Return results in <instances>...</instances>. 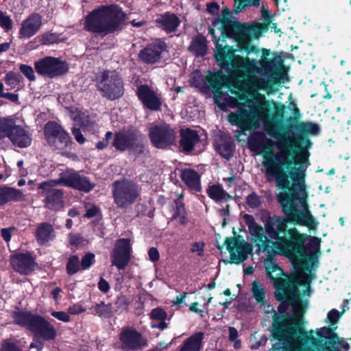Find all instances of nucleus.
<instances>
[{
	"label": "nucleus",
	"mask_w": 351,
	"mask_h": 351,
	"mask_svg": "<svg viewBox=\"0 0 351 351\" xmlns=\"http://www.w3.org/2000/svg\"><path fill=\"white\" fill-rule=\"evenodd\" d=\"M150 319L156 320H165L167 312L162 307H156L149 314Z\"/></svg>",
	"instance_id": "53"
},
{
	"label": "nucleus",
	"mask_w": 351,
	"mask_h": 351,
	"mask_svg": "<svg viewBox=\"0 0 351 351\" xmlns=\"http://www.w3.org/2000/svg\"><path fill=\"white\" fill-rule=\"evenodd\" d=\"M243 218L252 235L253 242L258 247V243H261L262 239L265 238L263 227L257 224L254 217L250 214H245Z\"/></svg>",
	"instance_id": "34"
},
{
	"label": "nucleus",
	"mask_w": 351,
	"mask_h": 351,
	"mask_svg": "<svg viewBox=\"0 0 351 351\" xmlns=\"http://www.w3.org/2000/svg\"><path fill=\"white\" fill-rule=\"evenodd\" d=\"M80 263L82 270L90 269L95 263V254L93 252H88L82 257Z\"/></svg>",
	"instance_id": "49"
},
{
	"label": "nucleus",
	"mask_w": 351,
	"mask_h": 351,
	"mask_svg": "<svg viewBox=\"0 0 351 351\" xmlns=\"http://www.w3.org/2000/svg\"><path fill=\"white\" fill-rule=\"evenodd\" d=\"M176 208L173 213V219H179V223L181 225L187 223V212L185 208V204L178 199L175 200Z\"/></svg>",
	"instance_id": "43"
},
{
	"label": "nucleus",
	"mask_w": 351,
	"mask_h": 351,
	"mask_svg": "<svg viewBox=\"0 0 351 351\" xmlns=\"http://www.w3.org/2000/svg\"><path fill=\"white\" fill-rule=\"evenodd\" d=\"M11 317L14 324L27 329L34 337L45 341H54L57 337V330L53 325L40 315L16 307L12 312Z\"/></svg>",
	"instance_id": "7"
},
{
	"label": "nucleus",
	"mask_w": 351,
	"mask_h": 351,
	"mask_svg": "<svg viewBox=\"0 0 351 351\" xmlns=\"http://www.w3.org/2000/svg\"><path fill=\"white\" fill-rule=\"evenodd\" d=\"M208 45L206 38L202 34H197L192 38L188 50L196 57H202L207 53Z\"/></svg>",
	"instance_id": "37"
},
{
	"label": "nucleus",
	"mask_w": 351,
	"mask_h": 351,
	"mask_svg": "<svg viewBox=\"0 0 351 351\" xmlns=\"http://www.w3.org/2000/svg\"><path fill=\"white\" fill-rule=\"evenodd\" d=\"M148 136L152 145L157 149H167L176 141V132L166 123L151 127Z\"/></svg>",
	"instance_id": "16"
},
{
	"label": "nucleus",
	"mask_w": 351,
	"mask_h": 351,
	"mask_svg": "<svg viewBox=\"0 0 351 351\" xmlns=\"http://www.w3.org/2000/svg\"><path fill=\"white\" fill-rule=\"evenodd\" d=\"M58 182L86 193H90L95 186V184L88 178L81 175L74 169H67L62 172Z\"/></svg>",
	"instance_id": "18"
},
{
	"label": "nucleus",
	"mask_w": 351,
	"mask_h": 351,
	"mask_svg": "<svg viewBox=\"0 0 351 351\" xmlns=\"http://www.w3.org/2000/svg\"><path fill=\"white\" fill-rule=\"evenodd\" d=\"M308 155L307 152L299 154L295 160L299 167H292L290 171H285L278 154L265 158L263 167L266 177L274 178L277 187L282 191L278 194L277 202L283 216L271 214L267 210L263 212L265 238L255 251H275L274 254L291 259L296 270L306 271H309L310 262L319 250L321 243L319 237L302 232L295 227L314 230L319 225L307 204L303 165L308 160Z\"/></svg>",
	"instance_id": "1"
},
{
	"label": "nucleus",
	"mask_w": 351,
	"mask_h": 351,
	"mask_svg": "<svg viewBox=\"0 0 351 351\" xmlns=\"http://www.w3.org/2000/svg\"><path fill=\"white\" fill-rule=\"evenodd\" d=\"M204 333L197 332L186 338L180 346V351H200L203 348Z\"/></svg>",
	"instance_id": "36"
},
{
	"label": "nucleus",
	"mask_w": 351,
	"mask_h": 351,
	"mask_svg": "<svg viewBox=\"0 0 351 351\" xmlns=\"http://www.w3.org/2000/svg\"><path fill=\"white\" fill-rule=\"evenodd\" d=\"M245 202L250 208L256 209L261 205L262 199L256 192H253L246 197Z\"/></svg>",
	"instance_id": "51"
},
{
	"label": "nucleus",
	"mask_w": 351,
	"mask_h": 351,
	"mask_svg": "<svg viewBox=\"0 0 351 351\" xmlns=\"http://www.w3.org/2000/svg\"><path fill=\"white\" fill-rule=\"evenodd\" d=\"M72 133L73 134L74 138H75V141L79 143L80 145H83L86 141V138L82 134V132L80 128H77L74 127L72 129Z\"/></svg>",
	"instance_id": "64"
},
{
	"label": "nucleus",
	"mask_w": 351,
	"mask_h": 351,
	"mask_svg": "<svg viewBox=\"0 0 351 351\" xmlns=\"http://www.w3.org/2000/svg\"><path fill=\"white\" fill-rule=\"evenodd\" d=\"M338 339H334V343H328L326 345L324 339H317L313 335V330H311L307 334H304V337L302 342L304 346H311L316 351H339Z\"/></svg>",
	"instance_id": "26"
},
{
	"label": "nucleus",
	"mask_w": 351,
	"mask_h": 351,
	"mask_svg": "<svg viewBox=\"0 0 351 351\" xmlns=\"http://www.w3.org/2000/svg\"><path fill=\"white\" fill-rule=\"evenodd\" d=\"M68 238L69 244L71 246L77 247L78 245H81L84 241L83 237L79 233L75 234L71 232L69 234Z\"/></svg>",
	"instance_id": "60"
},
{
	"label": "nucleus",
	"mask_w": 351,
	"mask_h": 351,
	"mask_svg": "<svg viewBox=\"0 0 351 351\" xmlns=\"http://www.w3.org/2000/svg\"><path fill=\"white\" fill-rule=\"evenodd\" d=\"M42 16L38 13H32L21 22L19 32V38L29 39L36 35L40 29Z\"/></svg>",
	"instance_id": "24"
},
{
	"label": "nucleus",
	"mask_w": 351,
	"mask_h": 351,
	"mask_svg": "<svg viewBox=\"0 0 351 351\" xmlns=\"http://www.w3.org/2000/svg\"><path fill=\"white\" fill-rule=\"evenodd\" d=\"M293 129L298 132V134H295L293 137H295L297 141H298L300 145H303L306 148H308L311 145V142L309 138L306 136L307 135H318L320 133L321 128L319 124L312 122H300V121L296 123V125L293 127ZM307 152H309L306 149H300V151L295 156L294 160L292 161L291 168H295V167H299L298 164H295V160L298 156L302 153H304ZM309 154L308 155V157ZM308 162V160L305 162L303 165L304 169L306 171L305 167Z\"/></svg>",
	"instance_id": "17"
},
{
	"label": "nucleus",
	"mask_w": 351,
	"mask_h": 351,
	"mask_svg": "<svg viewBox=\"0 0 351 351\" xmlns=\"http://www.w3.org/2000/svg\"><path fill=\"white\" fill-rule=\"evenodd\" d=\"M63 195L62 189H54L53 191H48L44 200L45 206L51 210H58L62 206Z\"/></svg>",
	"instance_id": "38"
},
{
	"label": "nucleus",
	"mask_w": 351,
	"mask_h": 351,
	"mask_svg": "<svg viewBox=\"0 0 351 351\" xmlns=\"http://www.w3.org/2000/svg\"><path fill=\"white\" fill-rule=\"evenodd\" d=\"M81 269L80 259L77 255H71L67 261L66 265V274L69 276H73Z\"/></svg>",
	"instance_id": "46"
},
{
	"label": "nucleus",
	"mask_w": 351,
	"mask_h": 351,
	"mask_svg": "<svg viewBox=\"0 0 351 351\" xmlns=\"http://www.w3.org/2000/svg\"><path fill=\"white\" fill-rule=\"evenodd\" d=\"M55 236L54 228L48 222L38 224L36 229L35 238L38 244H47L54 240Z\"/></svg>",
	"instance_id": "32"
},
{
	"label": "nucleus",
	"mask_w": 351,
	"mask_h": 351,
	"mask_svg": "<svg viewBox=\"0 0 351 351\" xmlns=\"http://www.w3.org/2000/svg\"><path fill=\"white\" fill-rule=\"evenodd\" d=\"M8 138L14 146L19 148L29 147L32 142V137L29 132L20 125L15 127Z\"/></svg>",
	"instance_id": "27"
},
{
	"label": "nucleus",
	"mask_w": 351,
	"mask_h": 351,
	"mask_svg": "<svg viewBox=\"0 0 351 351\" xmlns=\"http://www.w3.org/2000/svg\"><path fill=\"white\" fill-rule=\"evenodd\" d=\"M261 99H249L245 96H239L240 100H245L249 110L239 108L236 113L229 115V121L232 125L241 129L242 132L256 128L258 121L268 112L269 104L265 97L260 95Z\"/></svg>",
	"instance_id": "8"
},
{
	"label": "nucleus",
	"mask_w": 351,
	"mask_h": 351,
	"mask_svg": "<svg viewBox=\"0 0 351 351\" xmlns=\"http://www.w3.org/2000/svg\"><path fill=\"white\" fill-rule=\"evenodd\" d=\"M19 69L29 81L34 82L36 80L34 72L31 66L22 64L20 65Z\"/></svg>",
	"instance_id": "54"
},
{
	"label": "nucleus",
	"mask_w": 351,
	"mask_h": 351,
	"mask_svg": "<svg viewBox=\"0 0 351 351\" xmlns=\"http://www.w3.org/2000/svg\"><path fill=\"white\" fill-rule=\"evenodd\" d=\"M51 316L64 322H69L71 320L69 314L64 311H52Z\"/></svg>",
	"instance_id": "63"
},
{
	"label": "nucleus",
	"mask_w": 351,
	"mask_h": 351,
	"mask_svg": "<svg viewBox=\"0 0 351 351\" xmlns=\"http://www.w3.org/2000/svg\"><path fill=\"white\" fill-rule=\"evenodd\" d=\"M234 12L238 13L244 10L247 7L254 6L258 8L261 0H234Z\"/></svg>",
	"instance_id": "48"
},
{
	"label": "nucleus",
	"mask_w": 351,
	"mask_h": 351,
	"mask_svg": "<svg viewBox=\"0 0 351 351\" xmlns=\"http://www.w3.org/2000/svg\"><path fill=\"white\" fill-rule=\"evenodd\" d=\"M95 314L100 317L110 318L112 315L111 303L106 304L104 301L93 306Z\"/></svg>",
	"instance_id": "44"
},
{
	"label": "nucleus",
	"mask_w": 351,
	"mask_h": 351,
	"mask_svg": "<svg viewBox=\"0 0 351 351\" xmlns=\"http://www.w3.org/2000/svg\"><path fill=\"white\" fill-rule=\"evenodd\" d=\"M206 193L208 197L216 202H220L222 200H230L232 196L230 195L226 191H225L221 184H211L210 185Z\"/></svg>",
	"instance_id": "40"
},
{
	"label": "nucleus",
	"mask_w": 351,
	"mask_h": 351,
	"mask_svg": "<svg viewBox=\"0 0 351 351\" xmlns=\"http://www.w3.org/2000/svg\"><path fill=\"white\" fill-rule=\"evenodd\" d=\"M261 15L264 19V22H252L249 23L250 29L253 39H258L263 33L267 32L269 25L272 22V16L268 10H261Z\"/></svg>",
	"instance_id": "31"
},
{
	"label": "nucleus",
	"mask_w": 351,
	"mask_h": 351,
	"mask_svg": "<svg viewBox=\"0 0 351 351\" xmlns=\"http://www.w3.org/2000/svg\"><path fill=\"white\" fill-rule=\"evenodd\" d=\"M261 251L267 253V257L265 258L264 261L267 276L274 281V285H276V279H284L283 278L281 277L276 278L272 274V273L276 272L277 271H280L282 272V269L279 267V266L277 265L275 261V256H276L277 254H274L275 251ZM285 279H287V277Z\"/></svg>",
	"instance_id": "39"
},
{
	"label": "nucleus",
	"mask_w": 351,
	"mask_h": 351,
	"mask_svg": "<svg viewBox=\"0 0 351 351\" xmlns=\"http://www.w3.org/2000/svg\"><path fill=\"white\" fill-rule=\"evenodd\" d=\"M121 348L124 351L141 350L147 346L143 335L132 326L124 327L119 333Z\"/></svg>",
	"instance_id": "19"
},
{
	"label": "nucleus",
	"mask_w": 351,
	"mask_h": 351,
	"mask_svg": "<svg viewBox=\"0 0 351 351\" xmlns=\"http://www.w3.org/2000/svg\"><path fill=\"white\" fill-rule=\"evenodd\" d=\"M4 85L0 82V98H5L13 103L19 102V95L12 93L4 92Z\"/></svg>",
	"instance_id": "55"
},
{
	"label": "nucleus",
	"mask_w": 351,
	"mask_h": 351,
	"mask_svg": "<svg viewBox=\"0 0 351 351\" xmlns=\"http://www.w3.org/2000/svg\"><path fill=\"white\" fill-rule=\"evenodd\" d=\"M58 35L55 33H45L42 36L41 44L51 45L56 43Z\"/></svg>",
	"instance_id": "61"
},
{
	"label": "nucleus",
	"mask_w": 351,
	"mask_h": 351,
	"mask_svg": "<svg viewBox=\"0 0 351 351\" xmlns=\"http://www.w3.org/2000/svg\"><path fill=\"white\" fill-rule=\"evenodd\" d=\"M136 95L145 109L151 111L161 110L162 102L160 99L147 84L138 86L136 89Z\"/></svg>",
	"instance_id": "23"
},
{
	"label": "nucleus",
	"mask_w": 351,
	"mask_h": 351,
	"mask_svg": "<svg viewBox=\"0 0 351 351\" xmlns=\"http://www.w3.org/2000/svg\"><path fill=\"white\" fill-rule=\"evenodd\" d=\"M112 195L117 206L125 208L134 204L139 197L138 185L130 180H117L112 184Z\"/></svg>",
	"instance_id": "11"
},
{
	"label": "nucleus",
	"mask_w": 351,
	"mask_h": 351,
	"mask_svg": "<svg viewBox=\"0 0 351 351\" xmlns=\"http://www.w3.org/2000/svg\"><path fill=\"white\" fill-rule=\"evenodd\" d=\"M128 19L119 4H105L89 12L84 20V29L104 37L119 33Z\"/></svg>",
	"instance_id": "5"
},
{
	"label": "nucleus",
	"mask_w": 351,
	"mask_h": 351,
	"mask_svg": "<svg viewBox=\"0 0 351 351\" xmlns=\"http://www.w3.org/2000/svg\"><path fill=\"white\" fill-rule=\"evenodd\" d=\"M38 75L53 79L65 75L69 70V64L58 58L47 56L34 62Z\"/></svg>",
	"instance_id": "15"
},
{
	"label": "nucleus",
	"mask_w": 351,
	"mask_h": 351,
	"mask_svg": "<svg viewBox=\"0 0 351 351\" xmlns=\"http://www.w3.org/2000/svg\"><path fill=\"white\" fill-rule=\"evenodd\" d=\"M180 178L192 191H202L201 176L194 169H184L181 171Z\"/></svg>",
	"instance_id": "29"
},
{
	"label": "nucleus",
	"mask_w": 351,
	"mask_h": 351,
	"mask_svg": "<svg viewBox=\"0 0 351 351\" xmlns=\"http://www.w3.org/2000/svg\"><path fill=\"white\" fill-rule=\"evenodd\" d=\"M337 327L331 328L329 326H324L317 330V339H323L324 343H334V339H338V335L334 331Z\"/></svg>",
	"instance_id": "41"
},
{
	"label": "nucleus",
	"mask_w": 351,
	"mask_h": 351,
	"mask_svg": "<svg viewBox=\"0 0 351 351\" xmlns=\"http://www.w3.org/2000/svg\"><path fill=\"white\" fill-rule=\"evenodd\" d=\"M287 108L291 112L293 115L287 117L286 125H280V128L285 132L291 133L293 137L294 136V132H293V127L300 121L301 112L294 101L289 103Z\"/></svg>",
	"instance_id": "35"
},
{
	"label": "nucleus",
	"mask_w": 351,
	"mask_h": 351,
	"mask_svg": "<svg viewBox=\"0 0 351 351\" xmlns=\"http://www.w3.org/2000/svg\"><path fill=\"white\" fill-rule=\"evenodd\" d=\"M305 277V274H291L287 279H276L275 298L280 304L273 315L271 340L278 342L274 343L269 351H295L283 346L295 339L302 341L304 334L308 333L304 328L307 301L301 299L298 289Z\"/></svg>",
	"instance_id": "3"
},
{
	"label": "nucleus",
	"mask_w": 351,
	"mask_h": 351,
	"mask_svg": "<svg viewBox=\"0 0 351 351\" xmlns=\"http://www.w3.org/2000/svg\"><path fill=\"white\" fill-rule=\"evenodd\" d=\"M229 340L233 342V346L235 349H238L241 347V341L238 339V330L234 326L229 328Z\"/></svg>",
	"instance_id": "56"
},
{
	"label": "nucleus",
	"mask_w": 351,
	"mask_h": 351,
	"mask_svg": "<svg viewBox=\"0 0 351 351\" xmlns=\"http://www.w3.org/2000/svg\"><path fill=\"white\" fill-rule=\"evenodd\" d=\"M285 109L286 106L284 104L279 102L275 104L271 124L265 127L267 134L271 137L278 140L277 147L279 151L274 152V141L262 132H258L252 136L249 140V145L252 151L258 152L262 154L263 165L265 158H273L278 154L279 160L284 163L285 171H290L292 168L291 167L292 161L289 158L290 153L287 149L293 147L292 136L291 133L285 132L280 128V125H286V123H283Z\"/></svg>",
	"instance_id": "4"
},
{
	"label": "nucleus",
	"mask_w": 351,
	"mask_h": 351,
	"mask_svg": "<svg viewBox=\"0 0 351 351\" xmlns=\"http://www.w3.org/2000/svg\"><path fill=\"white\" fill-rule=\"evenodd\" d=\"M207 73V77H204L199 70L193 71L190 77L193 86L199 88H207L210 86L215 96L221 95V89L226 83L227 77L221 71L212 72L208 70Z\"/></svg>",
	"instance_id": "14"
},
{
	"label": "nucleus",
	"mask_w": 351,
	"mask_h": 351,
	"mask_svg": "<svg viewBox=\"0 0 351 351\" xmlns=\"http://www.w3.org/2000/svg\"><path fill=\"white\" fill-rule=\"evenodd\" d=\"M0 27L4 28L7 32L12 28V21L9 16L4 14L3 12L0 13Z\"/></svg>",
	"instance_id": "57"
},
{
	"label": "nucleus",
	"mask_w": 351,
	"mask_h": 351,
	"mask_svg": "<svg viewBox=\"0 0 351 351\" xmlns=\"http://www.w3.org/2000/svg\"><path fill=\"white\" fill-rule=\"evenodd\" d=\"M146 145L145 135L132 127L115 132L112 143L119 152H134L138 156L145 154Z\"/></svg>",
	"instance_id": "9"
},
{
	"label": "nucleus",
	"mask_w": 351,
	"mask_h": 351,
	"mask_svg": "<svg viewBox=\"0 0 351 351\" xmlns=\"http://www.w3.org/2000/svg\"><path fill=\"white\" fill-rule=\"evenodd\" d=\"M112 136L113 133L111 131H108L105 134V137L101 141L97 142L96 148L99 150L106 149L108 146L109 141L112 138Z\"/></svg>",
	"instance_id": "59"
},
{
	"label": "nucleus",
	"mask_w": 351,
	"mask_h": 351,
	"mask_svg": "<svg viewBox=\"0 0 351 351\" xmlns=\"http://www.w3.org/2000/svg\"><path fill=\"white\" fill-rule=\"evenodd\" d=\"M252 293L256 302L260 304H265L266 302L265 292L263 287L255 280L252 284Z\"/></svg>",
	"instance_id": "45"
},
{
	"label": "nucleus",
	"mask_w": 351,
	"mask_h": 351,
	"mask_svg": "<svg viewBox=\"0 0 351 351\" xmlns=\"http://www.w3.org/2000/svg\"><path fill=\"white\" fill-rule=\"evenodd\" d=\"M132 250L129 239H117L110 254L112 265L119 270L124 269L130 261Z\"/></svg>",
	"instance_id": "20"
},
{
	"label": "nucleus",
	"mask_w": 351,
	"mask_h": 351,
	"mask_svg": "<svg viewBox=\"0 0 351 351\" xmlns=\"http://www.w3.org/2000/svg\"><path fill=\"white\" fill-rule=\"evenodd\" d=\"M0 351H21V349L14 342L5 339L1 344Z\"/></svg>",
	"instance_id": "58"
},
{
	"label": "nucleus",
	"mask_w": 351,
	"mask_h": 351,
	"mask_svg": "<svg viewBox=\"0 0 351 351\" xmlns=\"http://www.w3.org/2000/svg\"><path fill=\"white\" fill-rule=\"evenodd\" d=\"M167 43L160 38L154 42L147 43L138 53V58L145 64H153L160 62L162 58V53L167 51Z\"/></svg>",
	"instance_id": "21"
},
{
	"label": "nucleus",
	"mask_w": 351,
	"mask_h": 351,
	"mask_svg": "<svg viewBox=\"0 0 351 351\" xmlns=\"http://www.w3.org/2000/svg\"><path fill=\"white\" fill-rule=\"evenodd\" d=\"M44 136L49 146L53 149L64 151L73 143L69 134L55 121H49L44 127Z\"/></svg>",
	"instance_id": "12"
},
{
	"label": "nucleus",
	"mask_w": 351,
	"mask_h": 351,
	"mask_svg": "<svg viewBox=\"0 0 351 351\" xmlns=\"http://www.w3.org/2000/svg\"><path fill=\"white\" fill-rule=\"evenodd\" d=\"M180 18L174 13L166 12L156 19V23L167 33H172L177 30L180 24Z\"/></svg>",
	"instance_id": "30"
},
{
	"label": "nucleus",
	"mask_w": 351,
	"mask_h": 351,
	"mask_svg": "<svg viewBox=\"0 0 351 351\" xmlns=\"http://www.w3.org/2000/svg\"><path fill=\"white\" fill-rule=\"evenodd\" d=\"M341 314L336 309H332L328 313L327 315V320L328 322L333 326L336 324L339 319L340 318Z\"/></svg>",
	"instance_id": "62"
},
{
	"label": "nucleus",
	"mask_w": 351,
	"mask_h": 351,
	"mask_svg": "<svg viewBox=\"0 0 351 351\" xmlns=\"http://www.w3.org/2000/svg\"><path fill=\"white\" fill-rule=\"evenodd\" d=\"M226 246L230 252V260L229 263L239 265L248 258L249 255L252 254L253 245L245 241L241 235L234 237H226L222 245L217 244V247L219 250Z\"/></svg>",
	"instance_id": "13"
},
{
	"label": "nucleus",
	"mask_w": 351,
	"mask_h": 351,
	"mask_svg": "<svg viewBox=\"0 0 351 351\" xmlns=\"http://www.w3.org/2000/svg\"><path fill=\"white\" fill-rule=\"evenodd\" d=\"M16 125L14 119L12 118H0V139L9 138L10 134H12Z\"/></svg>",
	"instance_id": "42"
},
{
	"label": "nucleus",
	"mask_w": 351,
	"mask_h": 351,
	"mask_svg": "<svg viewBox=\"0 0 351 351\" xmlns=\"http://www.w3.org/2000/svg\"><path fill=\"white\" fill-rule=\"evenodd\" d=\"M59 181V178L56 180H52L49 181H45L38 184V189H42V195L45 197L47 195V192L50 191V190H53L55 188L53 186L56 185H62V183L58 182Z\"/></svg>",
	"instance_id": "52"
},
{
	"label": "nucleus",
	"mask_w": 351,
	"mask_h": 351,
	"mask_svg": "<svg viewBox=\"0 0 351 351\" xmlns=\"http://www.w3.org/2000/svg\"><path fill=\"white\" fill-rule=\"evenodd\" d=\"M213 146L216 152L227 160L231 159L235 152V143L230 136H221Z\"/></svg>",
	"instance_id": "28"
},
{
	"label": "nucleus",
	"mask_w": 351,
	"mask_h": 351,
	"mask_svg": "<svg viewBox=\"0 0 351 351\" xmlns=\"http://www.w3.org/2000/svg\"><path fill=\"white\" fill-rule=\"evenodd\" d=\"M21 78L19 73L8 71L5 76L4 81L7 85L10 86V88H14L20 83Z\"/></svg>",
	"instance_id": "50"
},
{
	"label": "nucleus",
	"mask_w": 351,
	"mask_h": 351,
	"mask_svg": "<svg viewBox=\"0 0 351 351\" xmlns=\"http://www.w3.org/2000/svg\"><path fill=\"white\" fill-rule=\"evenodd\" d=\"M130 303L131 301L128 298L122 294L119 295L114 302V311L121 313L128 311Z\"/></svg>",
	"instance_id": "47"
},
{
	"label": "nucleus",
	"mask_w": 351,
	"mask_h": 351,
	"mask_svg": "<svg viewBox=\"0 0 351 351\" xmlns=\"http://www.w3.org/2000/svg\"><path fill=\"white\" fill-rule=\"evenodd\" d=\"M220 23L221 41L226 42V38H232L237 44L236 51L245 53V56L254 53L257 55L259 49L257 45L252 43V34L250 29L249 23H241L232 19H224L223 20H213L212 25L216 26Z\"/></svg>",
	"instance_id": "6"
},
{
	"label": "nucleus",
	"mask_w": 351,
	"mask_h": 351,
	"mask_svg": "<svg viewBox=\"0 0 351 351\" xmlns=\"http://www.w3.org/2000/svg\"><path fill=\"white\" fill-rule=\"evenodd\" d=\"M215 46V58L220 67L225 70L232 80L236 83L234 87L243 86L252 90L259 91L269 89L273 86H279L288 81L287 71L280 58H269V49H261L259 60L235 53L232 46L219 43L220 37L215 34L213 27H208Z\"/></svg>",
	"instance_id": "2"
},
{
	"label": "nucleus",
	"mask_w": 351,
	"mask_h": 351,
	"mask_svg": "<svg viewBox=\"0 0 351 351\" xmlns=\"http://www.w3.org/2000/svg\"><path fill=\"white\" fill-rule=\"evenodd\" d=\"M10 265L16 272L22 275H29L35 270V258L30 252H19L10 257Z\"/></svg>",
	"instance_id": "22"
},
{
	"label": "nucleus",
	"mask_w": 351,
	"mask_h": 351,
	"mask_svg": "<svg viewBox=\"0 0 351 351\" xmlns=\"http://www.w3.org/2000/svg\"><path fill=\"white\" fill-rule=\"evenodd\" d=\"M180 148L185 153L193 151L196 143L201 141L197 132L190 128L180 129Z\"/></svg>",
	"instance_id": "25"
},
{
	"label": "nucleus",
	"mask_w": 351,
	"mask_h": 351,
	"mask_svg": "<svg viewBox=\"0 0 351 351\" xmlns=\"http://www.w3.org/2000/svg\"><path fill=\"white\" fill-rule=\"evenodd\" d=\"M96 86L104 98L108 101H116L122 98L124 92V82L116 70L105 69L97 77Z\"/></svg>",
	"instance_id": "10"
},
{
	"label": "nucleus",
	"mask_w": 351,
	"mask_h": 351,
	"mask_svg": "<svg viewBox=\"0 0 351 351\" xmlns=\"http://www.w3.org/2000/svg\"><path fill=\"white\" fill-rule=\"evenodd\" d=\"M24 199V195L19 189L6 185L0 186V206L10 202H19Z\"/></svg>",
	"instance_id": "33"
}]
</instances>
